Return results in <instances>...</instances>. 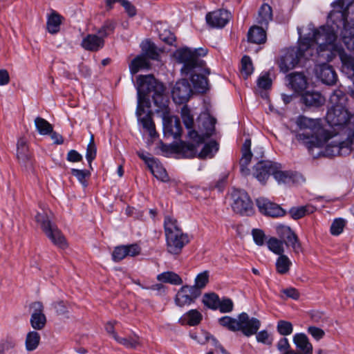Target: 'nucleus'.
Masks as SVG:
<instances>
[{
	"label": "nucleus",
	"mask_w": 354,
	"mask_h": 354,
	"mask_svg": "<svg viewBox=\"0 0 354 354\" xmlns=\"http://www.w3.org/2000/svg\"><path fill=\"white\" fill-rule=\"evenodd\" d=\"M315 73L324 84L333 85L337 80V76L333 68L328 64L317 65L315 68Z\"/></svg>",
	"instance_id": "obj_18"
},
{
	"label": "nucleus",
	"mask_w": 354,
	"mask_h": 354,
	"mask_svg": "<svg viewBox=\"0 0 354 354\" xmlns=\"http://www.w3.org/2000/svg\"><path fill=\"white\" fill-rule=\"evenodd\" d=\"M248 41L254 44H263L266 41V33L263 26H253L248 33Z\"/></svg>",
	"instance_id": "obj_32"
},
{
	"label": "nucleus",
	"mask_w": 354,
	"mask_h": 354,
	"mask_svg": "<svg viewBox=\"0 0 354 354\" xmlns=\"http://www.w3.org/2000/svg\"><path fill=\"white\" fill-rule=\"evenodd\" d=\"M253 65L249 56L245 55L241 62V73L244 79H247L253 72Z\"/></svg>",
	"instance_id": "obj_44"
},
{
	"label": "nucleus",
	"mask_w": 354,
	"mask_h": 354,
	"mask_svg": "<svg viewBox=\"0 0 354 354\" xmlns=\"http://www.w3.org/2000/svg\"><path fill=\"white\" fill-rule=\"evenodd\" d=\"M64 17L54 10H50V13L47 16V21L46 28L50 34H57L61 30V26Z\"/></svg>",
	"instance_id": "obj_22"
},
{
	"label": "nucleus",
	"mask_w": 354,
	"mask_h": 354,
	"mask_svg": "<svg viewBox=\"0 0 354 354\" xmlns=\"http://www.w3.org/2000/svg\"><path fill=\"white\" fill-rule=\"evenodd\" d=\"M344 140H338V143L326 147V153L328 156H344L354 149V123L342 134Z\"/></svg>",
	"instance_id": "obj_9"
},
{
	"label": "nucleus",
	"mask_w": 354,
	"mask_h": 354,
	"mask_svg": "<svg viewBox=\"0 0 354 354\" xmlns=\"http://www.w3.org/2000/svg\"><path fill=\"white\" fill-rule=\"evenodd\" d=\"M202 319V314L196 309H193L184 314L179 319V323L182 325L188 324L194 326L199 324Z\"/></svg>",
	"instance_id": "obj_31"
},
{
	"label": "nucleus",
	"mask_w": 354,
	"mask_h": 354,
	"mask_svg": "<svg viewBox=\"0 0 354 354\" xmlns=\"http://www.w3.org/2000/svg\"><path fill=\"white\" fill-rule=\"evenodd\" d=\"M273 163L269 160H261L253 167L252 175L262 185H265L266 180L272 175Z\"/></svg>",
	"instance_id": "obj_17"
},
{
	"label": "nucleus",
	"mask_w": 354,
	"mask_h": 354,
	"mask_svg": "<svg viewBox=\"0 0 354 354\" xmlns=\"http://www.w3.org/2000/svg\"><path fill=\"white\" fill-rule=\"evenodd\" d=\"M281 166L278 163H273L272 175L279 184L288 183L292 180V173L281 169Z\"/></svg>",
	"instance_id": "obj_33"
},
{
	"label": "nucleus",
	"mask_w": 354,
	"mask_h": 354,
	"mask_svg": "<svg viewBox=\"0 0 354 354\" xmlns=\"http://www.w3.org/2000/svg\"><path fill=\"white\" fill-rule=\"evenodd\" d=\"M277 330L282 335H288L292 333V324L288 321L280 320L277 323Z\"/></svg>",
	"instance_id": "obj_53"
},
{
	"label": "nucleus",
	"mask_w": 354,
	"mask_h": 354,
	"mask_svg": "<svg viewBox=\"0 0 354 354\" xmlns=\"http://www.w3.org/2000/svg\"><path fill=\"white\" fill-rule=\"evenodd\" d=\"M157 279L162 283H167L172 285H181L183 280L181 277L176 273L168 271L159 274Z\"/></svg>",
	"instance_id": "obj_38"
},
{
	"label": "nucleus",
	"mask_w": 354,
	"mask_h": 354,
	"mask_svg": "<svg viewBox=\"0 0 354 354\" xmlns=\"http://www.w3.org/2000/svg\"><path fill=\"white\" fill-rule=\"evenodd\" d=\"M303 103L307 106L319 107L325 102V98L316 91H307L301 95Z\"/></svg>",
	"instance_id": "obj_28"
},
{
	"label": "nucleus",
	"mask_w": 354,
	"mask_h": 354,
	"mask_svg": "<svg viewBox=\"0 0 354 354\" xmlns=\"http://www.w3.org/2000/svg\"><path fill=\"white\" fill-rule=\"evenodd\" d=\"M218 322L221 326L227 328L230 331H239V315L237 316V318H233L230 316H224L218 319Z\"/></svg>",
	"instance_id": "obj_40"
},
{
	"label": "nucleus",
	"mask_w": 354,
	"mask_h": 354,
	"mask_svg": "<svg viewBox=\"0 0 354 354\" xmlns=\"http://www.w3.org/2000/svg\"><path fill=\"white\" fill-rule=\"evenodd\" d=\"M180 113L183 122L185 127L189 130L188 136L189 138L198 142H202L205 140L203 136L199 135L197 131L193 129L194 118L191 114L190 109L187 106H184L181 109Z\"/></svg>",
	"instance_id": "obj_20"
},
{
	"label": "nucleus",
	"mask_w": 354,
	"mask_h": 354,
	"mask_svg": "<svg viewBox=\"0 0 354 354\" xmlns=\"http://www.w3.org/2000/svg\"><path fill=\"white\" fill-rule=\"evenodd\" d=\"M293 342L301 354H313V345L308 337L304 333H297L293 337Z\"/></svg>",
	"instance_id": "obj_29"
},
{
	"label": "nucleus",
	"mask_w": 354,
	"mask_h": 354,
	"mask_svg": "<svg viewBox=\"0 0 354 354\" xmlns=\"http://www.w3.org/2000/svg\"><path fill=\"white\" fill-rule=\"evenodd\" d=\"M46 135L50 136L53 144L61 145L64 142L63 137L59 133L54 131L53 126L47 121H46Z\"/></svg>",
	"instance_id": "obj_50"
},
{
	"label": "nucleus",
	"mask_w": 354,
	"mask_h": 354,
	"mask_svg": "<svg viewBox=\"0 0 354 354\" xmlns=\"http://www.w3.org/2000/svg\"><path fill=\"white\" fill-rule=\"evenodd\" d=\"M142 50L143 52L142 55H145L146 58L148 57L151 59H158L159 55L153 43L148 41L142 43Z\"/></svg>",
	"instance_id": "obj_45"
},
{
	"label": "nucleus",
	"mask_w": 354,
	"mask_h": 354,
	"mask_svg": "<svg viewBox=\"0 0 354 354\" xmlns=\"http://www.w3.org/2000/svg\"><path fill=\"white\" fill-rule=\"evenodd\" d=\"M276 231L277 235L283 239V241H285L292 232L290 227L283 225H278L276 227Z\"/></svg>",
	"instance_id": "obj_60"
},
{
	"label": "nucleus",
	"mask_w": 354,
	"mask_h": 354,
	"mask_svg": "<svg viewBox=\"0 0 354 354\" xmlns=\"http://www.w3.org/2000/svg\"><path fill=\"white\" fill-rule=\"evenodd\" d=\"M314 211L315 207L313 206L307 205L305 206L293 207L290 209L289 214L291 218L297 220L313 213Z\"/></svg>",
	"instance_id": "obj_39"
},
{
	"label": "nucleus",
	"mask_w": 354,
	"mask_h": 354,
	"mask_svg": "<svg viewBox=\"0 0 354 354\" xmlns=\"http://www.w3.org/2000/svg\"><path fill=\"white\" fill-rule=\"evenodd\" d=\"M209 272L205 270L199 273L195 279V284L190 287H196L198 290L204 288L209 282Z\"/></svg>",
	"instance_id": "obj_49"
},
{
	"label": "nucleus",
	"mask_w": 354,
	"mask_h": 354,
	"mask_svg": "<svg viewBox=\"0 0 354 354\" xmlns=\"http://www.w3.org/2000/svg\"><path fill=\"white\" fill-rule=\"evenodd\" d=\"M250 147L251 140L250 139H246L241 147L242 156L239 164L242 174L245 176L249 174V169L248 168V166L250 164L252 157V153L250 151Z\"/></svg>",
	"instance_id": "obj_26"
},
{
	"label": "nucleus",
	"mask_w": 354,
	"mask_h": 354,
	"mask_svg": "<svg viewBox=\"0 0 354 354\" xmlns=\"http://www.w3.org/2000/svg\"><path fill=\"white\" fill-rule=\"evenodd\" d=\"M216 120L210 116H206L204 121V126L206 129L205 135L206 138L211 136L214 131Z\"/></svg>",
	"instance_id": "obj_58"
},
{
	"label": "nucleus",
	"mask_w": 354,
	"mask_h": 354,
	"mask_svg": "<svg viewBox=\"0 0 354 354\" xmlns=\"http://www.w3.org/2000/svg\"><path fill=\"white\" fill-rule=\"evenodd\" d=\"M230 18V13L226 10H218L206 15L207 23L213 28L225 26Z\"/></svg>",
	"instance_id": "obj_21"
},
{
	"label": "nucleus",
	"mask_w": 354,
	"mask_h": 354,
	"mask_svg": "<svg viewBox=\"0 0 354 354\" xmlns=\"http://www.w3.org/2000/svg\"><path fill=\"white\" fill-rule=\"evenodd\" d=\"M72 174L84 185H86V178L90 176V172L87 170L73 169Z\"/></svg>",
	"instance_id": "obj_61"
},
{
	"label": "nucleus",
	"mask_w": 354,
	"mask_h": 354,
	"mask_svg": "<svg viewBox=\"0 0 354 354\" xmlns=\"http://www.w3.org/2000/svg\"><path fill=\"white\" fill-rule=\"evenodd\" d=\"M270 250L276 254L281 255L284 252L283 241L275 237H271L267 241Z\"/></svg>",
	"instance_id": "obj_46"
},
{
	"label": "nucleus",
	"mask_w": 354,
	"mask_h": 354,
	"mask_svg": "<svg viewBox=\"0 0 354 354\" xmlns=\"http://www.w3.org/2000/svg\"><path fill=\"white\" fill-rule=\"evenodd\" d=\"M164 230L167 251L173 255L180 254L183 248L189 243V235L183 232L178 221L169 215L165 216Z\"/></svg>",
	"instance_id": "obj_7"
},
{
	"label": "nucleus",
	"mask_w": 354,
	"mask_h": 354,
	"mask_svg": "<svg viewBox=\"0 0 354 354\" xmlns=\"http://www.w3.org/2000/svg\"><path fill=\"white\" fill-rule=\"evenodd\" d=\"M97 153V149L94 142V136L93 134L91 136L89 143L86 148V158L91 166V162L95 158Z\"/></svg>",
	"instance_id": "obj_51"
},
{
	"label": "nucleus",
	"mask_w": 354,
	"mask_h": 354,
	"mask_svg": "<svg viewBox=\"0 0 354 354\" xmlns=\"http://www.w3.org/2000/svg\"><path fill=\"white\" fill-rule=\"evenodd\" d=\"M283 241V243H286V245H290L295 252H299L300 251L301 244L299 241L297 236L294 232H292L290 235L285 241Z\"/></svg>",
	"instance_id": "obj_55"
},
{
	"label": "nucleus",
	"mask_w": 354,
	"mask_h": 354,
	"mask_svg": "<svg viewBox=\"0 0 354 354\" xmlns=\"http://www.w3.org/2000/svg\"><path fill=\"white\" fill-rule=\"evenodd\" d=\"M16 156L21 166L26 168L32 166V155L28 141L24 137H21L17 140Z\"/></svg>",
	"instance_id": "obj_15"
},
{
	"label": "nucleus",
	"mask_w": 354,
	"mask_h": 354,
	"mask_svg": "<svg viewBox=\"0 0 354 354\" xmlns=\"http://www.w3.org/2000/svg\"><path fill=\"white\" fill-rule=\"evenodd\" d=\"M151 172L158 179L162 181H167L168 176L166 170L160 165H159L156 160L149 167Z\"/></svg>",
	"instance_id": "obj_48"
},
{
	"label": "nucleus",
	"mask_w": 354,
	"mask_h": 354,
	"mask_svg": "<svg viewBox=\"0 0 354 354\" xmlns=\"http://www.w3.org/2000/svg\"><path fill=\"white\" fill-rule=\"evenodd\" d=\"M39 340L40 336L38 333L35 331L28 333L26 339V349L29 351L35 350L37 347Z\"/></svg>",
	"instance_id": "obj_47"
},
{
	"label": "nucleus",
	"mask_w": 354,
	"mask_h": 354,
	"mask_svg": "<svg viewBox=\"0 0 354 354\" xmlns=\"http://www.w3.org/2000/svg\"><path fill=\"white\" fill-rule=\"evenodd\" d=\"M252 234L254 241L257 245H263L264 244L266 236H265L264 232L262 230H258V229H254L252 230Z\"/></svg>",
	"instance_id": "obj_62"
},
{
	"label": "nucleus",
	"mask_w": 354,
	"mask_h": 354,
	"mask_svg": "<svg viewBox=\"0 0 354 354\" xmlns=\"http://www.w3.org/2000/svg\"><path fill=\"white\" fill-rule=\"evenodd\" d=\"M234 303L230 298L223 297L219 299V307L218 309L222 313H228L233 310Z\"/></svg>",
	"instance_id": "obj_54"
},
{
	"label": "nucleus",
	"mask_w": 354,
	"mask_h": 354,
	"mask_svg": "<svg viewBox=\"0 0 354 354\" xmlns=\"http://www.w3.org/2000/svg\"><path fill=\"white\" fill-rule=\"evenodd\" d=\"M328 19L336 35L339 32L346 48L354 53V1L337 0ZM326 27H328L327 26Z\"/></svg>",
	"instance_id": "obj_3"
},
{
	"label": "nucleus",
	"mask_w": 354,
	"mask_h": 354,
	"mask_svg": "<svg viewBox=\"0 0 354 354\" xmlns=\"http://www.w3.org/2000/svg\"><path fill=\"white\" fill-rule=\"evenodd\" d=\"M218 150V145L216 141H210L204 145L201 151L198 153L200 158H211Z\"/></svg>",
	"instance_id": "obj_41"
},
{
	"label": "nucleus",
	"mask_w": 354,
	"mask_h": 354,
	"mask_svg": "<svg viewBox=\"0 0 354 354\" xmlns=\"http://www.w3.org/2000/svg\"><path fill=\"white\" fill-rule=\"evenodd\" d=\"M137 109L136 115L138 121L142 124L151 138L156 136L157 133L155 129V124L151 118V112H148L145 116L142 115L145 113V107L149 106V100L148 95L152 93V98L155 105L159 109L158 111L162 113L169 112L168 104L169 99L165 95V88L164 85L158 82L152 75H139L137 78Z\"/></svg>",
	"instance_id": "obj_1"
},
{
	"label": "nucleus",
	"mask_w": 354,
	"mask_h": 354,
	"mask_svg": "<svg viewBox=\"0 0 354 354\" xmlns=\"http://www.w3.org/2000/svg\"><path fill=\"white\" fill-rule=\"evenodd\" d=\"M292 265L291 261L289 258L284 254H281L276 261V270L278 273L285 274L289 272L290 266Z\"/></svg>",
	"instance_id": "obj_42"
},
{
	"label": "nucleus",
	"mask_w": 354,
	"mask_h": 354,
	"mask_svg": "<svg viewBox=\"0 0 354 354\" xmlns=\"http://www.w3.org/2000/svg\"><path fill=\"white\" fill-rule=\"evenodd\" d=\"M46 236L55 245L62 249L67 247L66 239L53 221V214L51 212L50 215L46 212Z\"/></svg>",
	"instance_id": "obj_11"
},
{
	"label": "nucleus",
	"mask_w": 354,
	"mask_h": 354,
	"mask_svg": "<svg viewBox=\"0 0 354 354\" xmlns=\"http://www.w3.org/2000/svg\"><path fill=\"white\" fill-rule=\"evenodd\" d=\"M310 32L306 36L301 37L298 46L289 48L283 51L279 61L280 71L287 73L293 69L300 62L301 58L308 59L313 57L319 45L313 36V32L318 29H309Z\"/></svg>",
	"instance_id": "obj_5"
},
{
	"label": "nucleus",
	"mask_w": 354,
	"mask_h": 354,
	"mask_svg": "<svg viewBox=\"0 0 354 354\" xmlns=\"http://www.w3.org/2000/svg\"><path fill=\"white\" fill-rule=\"evenodd\" d=\"M326 120L333 128L336 134L342 135L351 125L354 124V114L351 113L345 106L329 108Z\"/></svg>",
	"instance_id": "obj_8"
},
{
	"label": "nucleus",
	"mask_w": 354,
	"mask_h": 354,
	"mask_svg": "<svg viewBox=\"0 0 354 354\" xmlns=\"http://www.w3.org/2000/svg\"><path fill=\"white\" fill-rule=\"evenodd\" d=\"M288 86L295 92L304 91L307 87L306 77L301 73H292L286 76Z\"/></svg>",
	"instance_id": "obj_23"
},
{
	"label": "nucleus",
	"mask_w": 354,
	"mask_h": 354,
	"mask_svg": "<svg viewBox=\"0 0 354 354\" xmlns=\"http://www.w3.org/2000/svg\"><path fill=\"white\" fill-rule=\"evenodd\" d=\"M127 256V249L126 245L116 247L112 254L113 259L115 261H120Z\"/></svg>",
	"instance_id": "obj_57"
},
{
	"label": "nucleus",
	"mask_w": 354,
	"mask_h": 354,
	"mask_svg": "<svg viewBox=\"0 0 354 354\" xmlns=\"http://www.w3.org/2000/svg\"><path fill=\"white\" fill-rule=\"evenodd\" d=\"M32 313L30 319L31 326L36 330H40L44 326V317L42 314L43 304L41 302H35L31 305Z\"/></svg>",
	"instance_id": "obj_24"
},
{
	"label": "nucleus",
	"mask_w": 354,
	"mask_h": 354,
	"mask_svg": "<svg viewBox=\"0 0 354 354\" xmlns=\"http://www.w3.org/2000/svg\"><path fill=\"white\" fill-rule=\"evenodd\" d=\"M190 337L201 344H204L209 341H212V344L215 346L216 348L219 349L222 353L225 351L218 342L206 331H201L199 333H191Z\"/></svg>",
	"instance_id": "obj_30"
},
{
	"label": "nucleus",
	"mask_w": 354,
	"mask_h": 354,
	"mask_svg": "<svg viewBox=\"0 0 354 354\" xmlns=\"http://www.w3.org/2000/svg\"><path fill=\"white\" fill-rule=\"evenodd\" d=\"M239 331L246 337L257 334L261 327L260 320L255 317H250L246 313L239 314Z\"/></svg>",
	"instance_id": "obj_13"
},
{
	"label": "nucleus",
	"mask_w": 354,
	"mask_h": 354,
	"mask_svg": "<svg viewBox=\"0 0 354 354\" xmlns=\"http://www.w3.org/2000/svg\"><path fill=\"white\" fill-rule=\"evenodd\" d=\"M160 38L161 40L169 45H173L176 41L174 35L170 31L165 30L164 32L160 33Z\"/></svg>",
	"instance_id": "obj_64"
},
{
	"label": "nucleus",
	"mask_w": 354,
	"mask_h": 354,
	"mask_svg": "<svg viewBox=\"0 0 354 354\" xmlns=\"http://www.w3.org/2000/svg\"><path fill=\"white\" fill-rule=\"evenodd\" d=\"M115 340L127 348H136L142 345L141 339L136 334L128 337H121L115 335Z\"/></svg>",
	"instance_id": "obj_36"
},
{
	"label": "nucleus",
	"mask_w": 354,
	"mask_h": 354,
	"mask_svg": "<svg viewBox=\"0 0 354 354\" xmlns=\"http://www.w3.org/2000/svg\"><path fill=\"white\" fill-rule=\"evenodd\" d=\"M204 140L202 142H196V145L180 142L179 144H175L172 145V149L177 153L182 154L184 158H193L195 157L198 153L197 147H198L200 143L203 142Z\"/></svg>",
	"instance_id": "obj_27"
},
{
	"label": "nucleus",
	"mask_w": 354,
	"mask_h": 354,
	"mask_svg": "<svg viewBox=\"0 0 354 354\" xmlns=\"http://www.w3.org/2000/svg\"><path fill=\"white\" fill-rule=\"evenodd\" d=\"M201 294V291L198 290L196 287H190V286H183L178 291L175 303L177 306L183 307L186 305H190L194 303Z\"/></svg>",
	"instance_id": "obj_12"
},
{
	"label": "nucleus",
	"mask_w": 354,
	"mask_h": 354,
	"mask_svg": "<svg viewBox=\"0 0 354 354\" xmlns=\"http://www.w3.org/2000/svg\"><path fill=\"white\" fill-rule=\"evenodd\" d=\"M345 226V221L342 218L335 219L330 226V232L333 235L340 234Z\"/></svg>",
	"instance_id": "obj_56"
},
{
	"label": "nucleus",
	"mask_w": 354,
	"mask_h": 354,
	"mask_svg": "<svg viewBox=\"0 0 354 354\" xmlns=\"http://www.w3.org/2000/svg\"><path fill=\"white\" fill-rule=\"evenodd\" d=\"M346 100L347 97L344 92L340 89H336L330 96V108H340V106H345Z\"/></svg>",
	"instance_id": "obj_35"
},
{
	"label": "nucleus",
	"mask_w": 354,
	"mask_h": 354,
	"mask_svg": "<svg viewBox=\"0 0 354 354\" xmlns=\"http://www.w3.org/2000/svg\"><path fill=\"white\" fill-rule=\"evenodd\" d=\"M81 45L86 50L97 51L103 48L104 40L98 35L89 34L82 39Z\"/></svg>",
	"instance_id": "obj_25"
},
{
	"label": "nucleus",
	"mask_w": 354,
	"mask_h": 354,
	"mask_svg": "<svg viewBox=\"0 0 354 354\" xmlns=\"http://www.w3.org/2000/svg\"><path fill=\"white\" fill-rule=\"evenodd\" d=\"M257 205L261 213L271 217L283 216L286 214V211L279 205L264 198L257 199Z\"/></svg>",
	"instance_id": "obj_16"
},
{
	"label": "nucleus",
	"mask_w": 354,
	"mask_h": 354,
	"mask_svg": "<svg viewBox=\"0 0 354 354\" xmlns=\"http://www.w3.org/2000/svg\"><path fill=\"white\" fill-rule=\"evenodd\" d=\"M149 62L145 55H140L135 57L129 64V70L132 74H136L141 68H149Z\"/></svg>",
	"instance_id": "obj_37"
},
{
	"label": "nucleus",
	"mask_w": 354,
	"mask_h": 354,
	"mask_svg": "<svg viewBox=\"0 0 354 354\" xmlns=\"http://www.w3.org/2000/svg\"><path fill=\"white\" fill-rule=\"evenodd\" d=\"M302 133L296 134L297 140L301 141L309 150L322 147L330 138L328 133L322 128L320 120L306 116H299L296 121Z\"/></svg>",
	"instance_id": "obj_6"
},
{
	"label": "nucleus",
	"mask_w": 354,
	"mask_h": 354,
	"mask_svg": "<svg viewBox=\"0 0 354 354\" xmlns=\"http://www.w3.org/2000/svg\"><path fill=\"white\" fill-rule=\"evenodd\" d=\"M168 114L169 113H163V128L165 134L177 138L182 133L180 120L175 116H168Z\"/></svg>",
	"instance_id": "obj_19"
},
{
	"label": "nucleus",
	"mask_w": 354,
	"mask_h": 354,
	"mask_svg": "<svg viewBox=\"0 0 354 354\" xmlns=\"http://www.w3.org/2000/svg\"><path fill=\"white\" fill-rule=\"evenodd\" d=\"M256 339L258 342L266 344L271 345L272 342V339L270 337L269 333L267 330H263L259 333L257 332Z\"/></svg>",
	"instance_id": "obj_59"
},
{
	"label": "nucleus",
	"mask_w": 354,
	"mask_h": 354,
	"mask_svg": "<svg viewBox=\"0 0 354 354\" xmlns=\"http://www.w3.org/2000/svg\"><path fill=\"white\" fill-rule=\"evenodd\" d=\"M207 53V50L203 48L194 50L185 48L175 53L177 61L183 64L182 72L186 75H191L194 88L200 93H204L208 88V82L205 75H209V70L205 68V62L201 58Z\"/></svg>",
	"instance_id": "obj_2"
},
{
	"label": "nucleus",
	"mask_w": 354,
	"mask_h": 354,
	"mask_svg": "<svg viewBox=\"0 0 354 354\" xmlns=\"http://www.w3.org/2000/svg\"><path fill=\"white\" fill-rule=\"evenodd\" d=\"M115 29V24L111 21H106L98 30L97 34L102 39L113 33Z\"/></svg>",
	"instance_id": "obj_52"
},
{
	"label": "nucleus",
	"mask_w": 354,
	"mask_h": 354,
	"mask_svg": "<svg viewBox=\"0 0 354 354\" xmlns=\"http://www.w3.org/2000/svg\"><path fill=\"white\" fill-rule=\"evenodd\" d=\"M308 332L317 340L321 339L325 335L322 329L315 326L308 327Z\"/></svg>",
	"instance_id": "obj_63"
},
{
	"label": "nucleus",
	"mask_w": 354,
	"mask_h": 354,
	"mask_svg": "<svg viewBox=\"0 0 354 354\" xmlns=\"http://www.w3.org/2000/svg\"><path fill=\"white\" fill-rule=\"evenodd\" d=\"M272 20V8L267 3H263L259 11V16L257 18V22L261 26H266L268 25V23Z\"/></svg>",
	"instance_id": "obj_34"
},
{
	"label": "nucleus",
	"mask_w": 354,
	"mask_h": 354,
	"mask_svg": "<svg viewBox=\"0 0 354 354\" xmlns=\"http://www.w3.org/2000/svg\"><path fill=\"white\" fill-rule=\"evenodd\" d=\"M314 38L319 45L317 53L319 56L331 59L338 55L342 63V70L354 75V57L347 55L342 48L335 44L337 36L334 28L320 27L313 32Z\"/></svg>",
	"instance_id": "obj_4"
},
{
	"label": "nucleus",
	"mask_w": 354,
	"mask_h": 354,
	"mask_svg": "<svg viewBox=\"0 0 354 354\" xmlns=\"http://www.w3.org/2000/svg\"><path fill=\"white\" fill-rule=\"evenodd\" d=\"M219 297L214 292L205 293L203 297L202 302L212 310H217L219 307Z\"/></svg>",
	"instance_id": "obj_43"
},
{
	"label": "nucleus",
	"mask_w": 354,
	"mask_h": 354,
	"mask_svg": "<svg viewBox=\"0 0 354 354\" xmlns=\"http://www.w3.org/2000/svg\"><path fill=\"white\" fill-rule=\"evenodd\" d=\"M233 203L232 207L234 212L241 215H250L252 212V203L248 194L241 189H234L232 192Z\"/></svg>",
	"instance_id": "obj_10"
},
{
	"label": "nucleus",
	"mask_w": 354,
	"mask_h": 354,
	"mask_svg": "<svg viewBox=\"0 0 354 354\" xmlns=\"http://www.w3.org/2000/svg\"><path fill=\"white\" fill-rule=\"evenodd\" d=\"M192 93V89L186 79L176 82L171 91L173 100L176 104H183L187 102Z\"/></svg>",
	"instance_id": "obj_14"
}]
</instances>
